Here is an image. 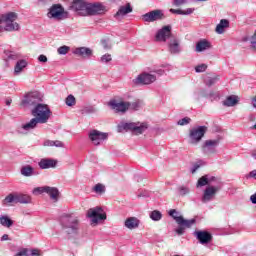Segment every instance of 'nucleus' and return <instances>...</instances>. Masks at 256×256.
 <instances>
[{"label":"nucleus","instance_id":"obj_15","mask_svg":"<svg viewBox=\"0 0 256 256\" xmlns=\"http://www.w3.org/2000/svg\"><path fill=\"white\" fill-rule=\"evenodd\" d=\"M41 97L37 92H31L27 94L22 100L23 107H35L36 105H40Z\"/></svg>","mask_w":256,"mask_h":256},{"label":"nucleus","instance_id":"obj_8","mask_svg":"<svg viewBox=\"0 0 256 256\" xmlns=\"http://www.w3.org/2000/svg\"><path fill=\"white\" fill-rule=\"evenodd\" d=\"M223 189V184L218 185H208L204 191L201 198L202 203H210V201H213L215 199L217 193Z\"/></svg>","mask_w":256,"mask_h":256},{"label":"nucleus","instance_id":"obj_49","mask_svg":"<svg viewBox=\"0 0 256 256\" xmlns=\"http://www.w3.org/2000/svg\"><path fill=\"white\" fill-rule=\"evenodd\" d=\"M14 256H29V250L27 248H23L18 253H16Z\"/></svg>","mask_w":256,"mask_h":256},{"label":"nucleus","instance_id":"obj_1","mask_svg":"<svg viewBox=\"0 0 256 256\" xmlns=\"http://www.w3.org/2000/svg\"><path fill=\"white\" fill-rule=\"evenodd\" d=\"M60 225L67 235H77V233H79V219L73 214H62L60 217Z\"/></svg>","mask_w":256,"mask_h":256},{"label":"nucleus","instance_id":"obj_31","mask_svg":"<svg viewBox=\"0 0 256 256\" xmlns=\"http://www.w3.org/2000/svg\"><path fill=\"white\" fill-rule=\"evenodd\" d=\"M39 123L41 122L37 118H32L28 123L22 125V129L24 131H32V129H35Z\"/></svg>","mask_w":256,"mask_h":256},{"label":"nucleus","instance_id":"obj_59","mask_svg":"<svg viewBox=\"0 0 256 256\" xmlns=\"http://www.w3.org/2000/svg\"><path fill=\"white\" fill-rule=\"evenodd\" d=\"M31 255H32V256H40L41 253H39V250H37V249H32V250H31Z\"/></svg>","mask_w":256,"mask_h":256},{"label":"nucleus","instance_id":"obj_14","mask_svg":"<svg viewBox=\"0 0 256 256\" xmlns=\"http://www.w3.org/2000/svg\"><path fill=\"white\" fill-rule=\"evenodd\" d=\"M217 147H219V139L206 140L202 145V153L205 155H215Z\"/></svg>","mask_w":256,"mask_h":256},{"label":"nucleus","instance_id":"obj_58","mask_svg":"<svg viewBox=\"0 0 256 256\" xmlns=\"http://www.w3.org/2000/svg\"><path fill=\"white\" fill-rule=\"evenodd\" d=\"M200 97H205L206 99H208L209 92H207V90H201L200 91Z\"/></svg>","mask_w":256,"mask_h":256},{"label":"nucleus","instance_id":"obj_60","mask_svg":"<svg viewBox=\"0 0 256 256\" xmlns=\"http://www.w3.org/2000/svg\"><path fill=\"white\" fill-rule=\"evenodd\" d=\"M250 201L253 203V205H256V194L251 195Z\"/></svg>","mask_w":256,"mask_h":256},{"label":"nucleus","instance_id":"obj_6","mask_svg":"<svg viewBox=\"0 0 256 256\" xmlns=\"http://www.w3.org/2000/svg\"><path fill=\"white\" fill-rule=\"evenodd\" d=\"M31 115L37 119L40 124L47 123L51 117V109L46 104H37L32 110Z\"/></svg>","mask_w":256,"mask_h":256},{"label":"nucleus","instance_id":"obj_5","mask_svg":"<svg viewBox=\"0 0 256 256\" xmlns=\"http://www.w3.org/2000/svg\"><path fill=\"white\" fill-rule=\"evenodd\" d=\"M0 21L2 22L5 31L13 32L21 29L19 23H17V13L15 12L0 14Z\"/></svg>","mask_w":256,"mask_h":256},{"label":"nucleus","instance_id":"obj_32","mask_svg":"<svg viewBox=\"0 0 256 256\" xmlns=\"http://www.w3.org/2000/svg\"><path fill=\"white\" fill-rule=\"evenodd\" d=\"M239 103V98L235 95L228 96L226 100L223 102L225 107H235V105Z\"/></svg>","mask_w":256,"mask_h":256},{"label":"nucleus","instance_id":"obj_36","mask_svg":"<svg viewBox=\"0 0 256 256\" xmlns=\"http://www.w3.org/2000/svg\"><path fill=\"white\" fill-rule=\"evenodd\" d=\"M149 217L152 221H161V219H163V214L159 210H153L150 212Z\"/></svg>","mask_w":256,"mask_h":256},{"label":"nucleus","instance_id":"obj_25","mask_svg":"<svg viewBox=\"0 0 256 256\" xmlns=\"http://www.w3.org/2000/svg\"><path fill=\"white\" fill-rule=\"evenodd\" d=\"M207 49H211V42L203 39L196 43V53H202V51H207Z\"/></svg>","mask_w":256,"mask_h":256},{"label":"nucleus","instance_id":"obj_47","mask_svg":"<svg viewBox=\"0 0 256 256\" xmlns=\"http://www.w3.org/2000/svg\"><path fill=\"white\" fill-rule=\"evenodd\" d=\"M93 190L95 193H105V186H103V184H96Z\"/></svg>","mask_w":256,"mask_h":256},{"label":"nucleus","instance_id":"obj_57","mask_svg":"<svg viewBox=\"0 0 256 256\" xmlns=\"http://www.w3.org/2000/svg\"><path fill=\"white\" fill-rule=\"evenodd\" d=\"M130 107H132V109H135V111H137L139 109V107H141V103L134 102V103L130 104Z\"/></svg>","mask_w":256,"mask_h":256},{"label":"nucleus","instance_id":"obj_3","mask_svg":"<svg viewBox=\"0 0 256 256\" xmlns=\"http://www.w3.org/2000/svg\"><path fill=\"white\" fill-rule=\"evenodd\" d=\"M147 129L146 123L141 122H120L117 126L118 133H135V135H142Z\"/></svg>","mask_w":256,"mask_h":256},{"label":"nucleus","instance_id":"obj_29","mask_svg":"<svg viewBox=\"0 0 256 256\" xmlns=\"http://www.w3.org/2000/svg\"><path fill=\"white\" fill-rule=\"evenodd\" d=\"M217 81H219V75L207 74L204 77V83L207 87H213V85H215V83H217Z\"/></svg>","mask_w":256,"mask_h":256},{"label":"nucleus","instance_id":"obj_55","mask_svg":"<svg viewBox=\"0 0 256 256\" xmlns=\"http://www.w3.org/2000/svg\"><path fill=\"white\" fill-rule=\"evenodd\" d=\"M54 147L63 148V147H65V144L59 140H55Z\"/></svg>","mask_w":256,"mask_h":256},{"label":"nucleus","instance_id":"obj_22","mask_svg":"<svg viewBox=\"0 0 256 256\" xmlns=\"http://www.w3.org/2000/svg\"><path fill=\"white\" fill-rule=\"evenodd\" d=\"M72 11L79 13V15H83L85 17V13L87 11V2H83L82 0H75L71 5Z\"/></svg>","mask_w":256,"mask_h":256},{"label":"nucleus","instance_id":"obj_51","mask_svg":"<svg viewBox=\"0 0 256 256\" xmlns=\"http://www.w3.org/2000/svg\"><path fill=\"white\" fill-rule=\"evenodd\" d=\"M185 3H187V0H173L175 7H181V5H185Z\"/></svg>","mask_w":256,"mask_h":256},{"label":"nucleus","instance_id":"obj_52","mask_svg":"<svg viewBox=\"0 0 256 256\" xmlns=\"http://www.w3.org/2000/svg\"><path fill=\"white\" fill-rule=\"evenodd\" d=\"M101 45L103 49H111V45L109 44V42H107V40H101Z\"/></svg>","mask_w":256,"mask_h":256},{"label":"nucleus","instance_id":"obj_37","mask_svg":"<svg viewBox=\"0 0 256 256\" xmlns=\"http://www.w3.org/2000/svg\"><path fill=\"white\" fill-rule=\"evenodd\" d=\"M243 41H249L250 49L256 52V30L254 31L253 35L250 38H244Z\"/></svg>","mask_w":256,"mask_h":256},{"label":"nucleus","instance_id":"obj_11","mask_svg":"<svg viewBox=\"0 0 256 256\" xmlns=\"http://www.w3.org/2000/svg\"><path fill=\"white\" fill-rule=\"evenodd\" d=\"M105 13V6L101 3H87L84 17H93Z\"/></svg>","mask_w":256,"mask_h":256},{"label":"nucleus","instance_id":"obj_62","mask_svg":"<svg viewBox=\"0 0 256 256\" xmlns=\"http://www.w3.org/2000/svg\"><path fill=\"white\" fill-rule=\"evenodd\" d=\"M252 106L256 109V95L251 100Z\"/></svg>","mask_w":256,"mask_h":256},{"label":"nucleus","instance_id":"obj_10","mask_svg":"<svg viewBox=\"0 0 256 256\" xmlns=\"http://www.w3.org/2000/svg\"><path fill=\"white\" fill-rule=\"evenodd\" d=\"M87 217L91 219V223H99V221L107 219V214L103 212V208L95 207L88 210Z\"/></svg>","mask_w":256,"mask_h":256},{"label":"nucleus","instance_id":"obj_34","mask_svg":"<svg viewBox=\"0 0 256 256\" xmlns=\"http://www.w3.org/2000/svg\"><path fill=\"white\" fill-rule=\"evenodd\" d=\"M0 225H2V227H12L13 220H11L7 215H2L0 216Z\"/></svg>","mask_w":256,"mask_h":256},{"label":"nucleus","instance_id":"obj_21","mask_svg":"<svg viewBox=\"0 0 256 256\" xmlns=\"http://www.w3.org/2000/svg\"><path fill=\"white\" fill-rule=\"evenodd\" d=\"M168 51L171 53V55H179V53H181V44L177 37L174 36L169 40Z\"/></svg>","mask_w":256,"mask_h":256},{"label":"nucleus","instance_id":"obj_42","mask_svg":"<svg viewBox=\"0 0 256 256\" xmlns=\"http://www.w3.org/2000/svg\"><path fill=\"white\" fill-rule=\"evenodd\" d=\"M71 48L69 46H61L57 49L58 55H67Z\"/></svg>","mask_w":256,"mask_h":256},{"label":"nucleus","instance_id":"obj_50","mask_svg":"<svg viewBox=\"0 0 256 256\" xmlns=\"http://www.w3.org/2000/svg\"><path fill=\"white\" fill-rule=\"evenodd\" d=\"M201 165H203L202 162L195 163L191 168V173H196L197 170L201 167Z\"/></svg>","mask_w":256,"mask_h":256},{"label":"nucleus","instance_id":"obj_7","mask_svg":"<svg viewBox=\"0 0 256 256\" xmlns=\"http://www.w3.org/2000/svg\"><path fill=\"white\" fill-rule=\"evenodd\" d=\"M11 203H20L21 205H29L32 203L31 196L27 194H21V193H12L5 197L3 200L4 205H9Z\"/></svg>","mask_w":256,"mask_h":256},{"label":"nucleus","instance_id":"obj_26","mask_svg":"<svg viewBox=\"0 0 256 256\" xmlns=\"http://www.w3.org/2000/svg\"><path fill=\"white\" fill-rule=\"evenodd\" d=\"M47 195L53 200V201H58L59 200V189L57 187H50L46 186V192Z\"/></svg>","mask_w":256,"mask_h":256},{"label":"nucleus","instance_id":"obj_35","mask_svg":"<svg viewBox=\"0 0 256 256\" xmlns=\"http://www.w3.org/2000/svg\"><path fill=\"white\" fill-rule=\"evenodd\" d=\"M25 67H27V61L26 60L18 61L15 65L14 73H16V75H19V73H21V71H23V69H25Z\"/></svg>","mask_w":256,"mask_h":256},{"label":"nucleus","instance_id":"obj_20","mask_svg":"<svg viewBox=\"0 0 256 256\" xmlns=\"http://www.w3.org/2000/svg\"><path fill=\"white\" fill-rule=\"evenodd\" d=\"M194 235L201 245H207L213 241V235L207 231H195Z\"/></svg>","mask_w":256,"mask_h":256},{"label":"nucleus","instance_id":"obj_43","mask_svg":"<svg viewBox=\"0 0 256 256\" xmlns=\"http://www.w3.org/2000/svg\"><path fill=\"white\" fill-rule=\"evenodd\" d=\"M97 110L93 106H88L82 110V115H90L91 113H95Z\"/></svg>","mask_w":256,"mask_h":256},{"label":"nucleus","instance_id":"obj_17","mask_svg":"<svg viewBox=\"0 0 256 256\" xmlns=\"http://www.w3.org/2000/svg\"><path fill=\"white\" fill-rule=\"evenodd\" d=\"M108 107L115 111L116 113H125L129 107H131V103L129 102H117V100H110L108 102Z\"/></svg>","mask_w":256,"mask_h":256},{"label":"nucleus","instance_id":"obj_24","mask_svg":"<svg viewBox=\"0 0 256 256\" xmlns=\"http://www.w3.org/2000/svg\"><path fill=\"white\" fill-rule=\"evenodd\" d=\"M129 13H133V8L131 7V4H127L126 6H120L114 17L115 19H121V17L129 15Z\"/></svg>","mask_w":256,"mask_h":256},{"label":"nucleus","instance_id":"obj_38","mask_svg":"<svg viewBox=\"0 0 256 256\" xmlns=\"http://www.w3.org/2000/svg\"><path fill=\"white\" fill-rule=\"evenodd\" d=\"M208 185H223V182L215 176L208 175Z\"/></svg>","mask_w":256,"mask_h":256},{"label":"nucleus","instance_id":"obj_61","mask_svg":"<svg viewBox=\"0 0 256 256\" xmlns=\"http://www.w3.org/2000/svg\"><path fill=\"white\" fill-rule=\"evenodd\" d=\"M213 97H215V92L214 91L208 92V99H213Z\"/></svg>","mask_w":256,"mask_h":256},{"label":"nucleus","instance_id":"obj_33","mask_svg":"<svg viewBox=\"0 0 256 256\" xmlns=\"http://www.w3.org/2000/svg\"><path fill=\"white\" fill-rule=\"evenodd\" d=\"M195 11V8H187L186 10L181 9H170V13L174 15H191Z\"/></svg>","mask_w":256,"mask_h":256},{"label":"nucleus","instance_id":"obj_44","mask_svg":"<svg viewBox=\"0 0 256 256\" xmlns=\"http://www.w3.org/2000/svg\"><path fill=\"white\" fill-rule=\"evenodd\" d=\"M190 123H191V118H189V117H184V118L180 119V120L177 122V125L184 126V125H189Z\"/></svg>","mask_w":256,"mask_h":256},{"label":"nucleus","instance_id":"obj_19","mask_svg":"<svg viewBox=\"0 0 256 256\" xmlns=\"http://www.w3.org/2000/svg\"><path fill=\"white\" fill-rule=\"evenodd\" d=\"M72 53L77 57H82V59H91L93 57V49L89 47H77Z\"/></svg>","mask_w":256,"mask_h":256},{"label":"nucleus","instance_id":"obj_13","mask_svg":"<svg viewBox=\"0 0 256 256\" xmlns=\"http://www.w3.org/2000/svg\"><path fill=\"white\" fill-rule=\"evenodd\" d=\"M109 134L101 132L99 130H92L89 132V139L93 145H101L103 141H107Z\"/></svg>","mask_w":256,"mask_h":256},{"label":"nucleus","instance_id":"obj_23","mask_svg":"<svg viewBox=\"0 0 256 256\" xmlns=\"http://www.w3.org/2000/svg\"><path fill=\"white\" fill-rule=\"evenodd\" d=\"M38 166L41 169H54V167H57V160L51 158H43L38 162Z\"/></svg>","mask_w":256,"mask_h":256},{"label":"nucleus","instance_id":"obj_41","mask_svg":"<svg viewBox=\"0 0 256 256\" xmlns=\"http://www.w3.org/2000/svg\"><path fill=\"white\" fill-rule=\"evenodd\" d=\"M65 103L68 107H73V105H75V103H76L75 96H73L71 94L68 95L65 100Z\"/></svg>","mask_w":256,"mask_h":256},{"label":"nucleus","instance_id":"obj_9","mask_svg":"<svg viewBox=\"0 0 256 256\" xmlns=\"http://www.w3.org/2000/svg\"><path fill=\"white\" fill-rule=\"evenodd\" d=\"M205 133H207V126H198L192 128L189 133V139L191 145H197L201 142V139L205 137Z\"/></svg>","mask_w":256,"mask_h":256},{"label":"nucleus","instance_id":"obj_56","mask_svg":"<svg viewBox=\"0 0 256 256\" xmlns=\"http://www.w3.org/2000/svg\"><path fill=\"white\" fill-rule=\"evenodd\" d=\"M44 147H54V141L53 140L44 141Z\"/></svg>","mask_w":256,"mask_h":256},{"label":"nucleus","instance_id":"obj_30","mask_svg":"<svg viewBox=\"0 0 256 256\" xmlns=\"http://www.w3.org/2000/svg\"><path fill=\"white\" fill-rule=\"evenodd\" d=\"M124 225L127 229H137L139 227V219L136 217L127 218Z\"/></svg>","mask_w":256,"mask_h":256},{"label":"nucleus","instance_id":"obj_4","mask_svg":"<svg viewBox=\"0 0 256 256\" xmlns=\"http://www.w3.org/2000/svg\"><path fill=\"white\" fill-rule=\"evenodd\" d=\"M157 75L158 77L165 75V70L156 69L150 73H142L133 79L132 83H134V85H151V83H155L157 81Z\"/></svg>","mask_w":256,"mask_h":256},{"label":"nucleus","instance_id":"obj_53","mask_svg":"<svg viewBox=\"0 0 256 256\" xmlns=\"http://www.w3.org/2000/svg\"><path fill=\"white\" fill-rule=\"evenodd\" d=\"M246 179H255L256 180V170H252L247 176Z\"/></svg>","mask_w":256,"mask_h":256},{"label":"nucleus","instance_id":"obj_2","mask_svg":"<svg viewBox=\"0 0 256 256\" xmlns=\"http://www.w3.org/2000/svg\"><path fill=\"white\" fill-rule=\"evenodd\" d=\"M169 215L178 225V228L175 230V233H177V235H183L185 233V229H191V227H193V225H195V223L197 222L195 218L190 220L183 218L179 211L175 209H171L169 211Z\"/></svg>","mask_w":256,"mask_h":256},{"label":"nucleus","instance_id":"obj_54","mask_svg":"<svg viewBox=\"0 0 256 256\" xmlns=\"http://www.w3.org/2000/svg\"><path fill=\"white\" fill-rule=\"evenodd\" d=\"M38 61H39L40 63H47V61H48L47 56H45V55H43V54L39 55V56H38Z\"/></svg>","mask_w":256,"mask_h":256},{"label":"nucleus","instance_id":"obj_45","mask_svg":"<svg viewBox=\"0 0 256 256\" xmlns=\"http://www.w3.org/2000/svg\"><path fill=\"white\" fill-rule=\"evenodd\" d=\"M196 73H205L207 71V64H200L195 67Z\"/></svg>","mask_w":256,"mask_h":256},{"label":"nucleus","instance_id":"obj_46","mask_svg":"<svg viewBox=\"0 0 256 256\" xmlns=\"http://www.w3.org/2000/svg\"><path fill=\"white\" fill-rule=\"evenodd\" d=\"M46 189H47V186L36 187V188L33 189L32 193H33V195L45 193V192H46Z\"/></svg>","mask_w":256,"mask_h":256},{"label":"nucleus","instance_id":"obj_28","mask_svg":"<svg viewBox=\"0 0 256 256\" xmlns=\"http://www.w3.org/2000/svg\"><path fill=\"white\" fill-rule=\"evenodd\" d=\"M20 173L23 175V177H33V175H37V173H35V168H33L31 165L23 166Z\"/></svg>","mask_w":256,"mask_h":256},{"label":"nucleus","instance_id":"obj_63","mask_svg":"<svg viewBox=\"0 0 256 256\" xmlns=\"http://www.w3.org/2000/svg\"><path fill=\"white\" fill-rule=\"evenodd\" d=\"M1 241H9V235L4 234V235L1 237Z\"/></svg>","mask_w":256,"mask_h":256},{"label":"nucleus","instance_id":"obj_40","mask_svg":"<svg viewBox=\"0 0 256 256\" xmlns=\"http://www.w3.org/2000/svg\"><path fill=\"white\" fill-rule=\"evenodd\" d=\"M190 192H191V190L187 186H179L178 187V193H179L180 197H185V195H189Z\"/></svg>","mask_w":256,"mask_h":256},{"label":"nucleus","instance_id":"obj_48","mask_svg":"<svg viewBox=\"0 0 256 256\" xmlns=\"http://www.w3.org/2000/svg\"><path fill=\"white\" fill-rule=\"evenodd\" d=\"M112 57L111 54H104L101 58L100 61L101 63H109L110 61H112Z\"/></svg>","mask_w":256,"mask_h":256},{"label":"nucleus","instance_id":"obj_12","mask_svg":"<svg viewBox=\"0 0 256 256\" xmlns=\"http://www.w3.org/2000/svg\"><path fill=\"white\" fill-rule=\"evenodd\" d=\"M165 18V14L163 13V10H153L146 14L142 15V19L145 21V23H154V21H163Z\"/></svg>","mask_w":256,"mask_h":256},{"label":"nucleus","instance_id":"obj_27","mask_svg":"<svg viewBox=\"0 0 256 256\" xmlns=\"http://www.w3.org/2000/svg\"><path fill=\"white\" fill-rule=\"evenodd\" d=\"M229 28V20L227 19H222L220 20L219 24L216 26V33L218 35H223L225 33V29Z\"/></svg>","mask_w":256,"mask_h":256},{"label":"nucleus","instance_id":"obj_39","mask_svg":"<svg viewBox=\"0 0 256 256\" xmlns=\"http://www.w3.org/2000/svg\"><path fill=\"white\" fill-rule=\"evenodd\" d=\"M205 185L209 186L208 175H204L200 179H198L196 187H205Z\"/></svg>","mask_w":256,"mask_h":256},{"label":"nucleus","instance_id":"obj_16","mask_svg":"<svg viewBox=\"0 0 256 256\" xmlns=\"http://www.w3.org/2000/svg\"><path fill=\"white\" fill-rule=\"evenodd\" d=\"M173 34L171 33V25H166L162 27L160 30L156 33V41H162L165 43L167 39L171 41L172 38H174Z\"/></svg>","mask_w":256,"mask_h":256},{"label":"nucleus","instance_id":"obj_64","mask_svg":"<svg viewBox=\"0 0 256 256\" xmlns=\"http://www.w3.org/2000/svg\"><path fill=\"white\" fill-rule=\"evenodd\" d=\"M11 103H13L12 99H6L5 104L9 107V105H11Z\"/></svg>","mask_w":256,"mask_h":256},{"label":"nucleus","instance_id":"obj_18","mask_svg":"<svg viewBox=\"0 0 256 256\" xmlns=\"http://www.w3.org/2000/svg\"><path fill=\"white\" fill-rule=\"evenodd\" d=\"M48 17L50 19H64L65 18V9L63 6L56 4L53 5L48 12Z\"/></svg>","mask_w":256,"mask_h":256}]
</instances>
